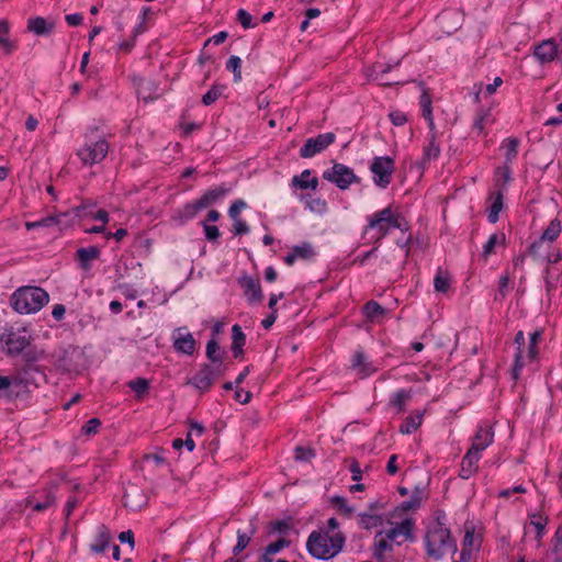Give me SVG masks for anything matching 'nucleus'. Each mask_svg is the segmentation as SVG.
<instances>
[{
	"instance_id": "1",
	"label": "nucleus",
	"mask_w": 562,
	"mask_h": 562,
	"mask_svg": "<svg viewBox=\"0 0 562 562\" xmlns=\"http://www.w3.org/2000/svg\"><path fill=\"white\" fill-rule=\"evenodd\" d=\"M445 518V513H440L436 521L428 527L425 537L427 553L435 559H440L448 553L453 554L457 551V542L451 537L450 529L442 521Z\"/></svg>"
},
{
	"instance_id": "2",
	"label": "nucleus",
	"mask_w": 562,
	"mask_h": 562,
	"mask_svg": "<svg viewBox=\"0 0 562 562\" xmlns=\"http://www.w3.org/2000/svg\"><path fill=\"white\" fill-rule=\"evenodd\" d=\"M346 538L344 533L336 532L331 536L313 531L306 541L308 553L319 560H328L336 557L345 547Z\"/></svg>"
},
{
	"instance_id": "3",
	"label": "nucleus",
	"mask_w": 562,
	"mask_h": 562,
	"mask_svg": "<svg viewBox=\"0 0 562 562\" xmlns=\"http://www.w3.org/2000/svg\"><path fill=\"white\" fill-rule=\"evenodd\" d=\"M49 301L48 293L40 286H21L10 297L12 308L20 314H32L42 310Z\"/></svg>"
},
{
	"instance_id": "4",
	"label": "nucleus",
	"mask_w": 562,
	"mask_h": 562,
	"mask_svg": "<svg viewBox=\"0 0 562 562\" xmlns=\"http://www.w3.org/2000/svg\"><path fill=\"white\" fill-rule=\"evenodd\" d=\"M95 131L86 134L85 145L77 151V156L85 166L101 162L109 153V143L103 137H98Z\"/></svg>"
},
{
	"instance_id": "5",
	"label": "nucleus",
	"mask_w": 562,
	"mask_h": 562,
	"mask_svg": "<svg viewBox=\"0 0 562 562\" xmlns=\"http://www.w3.org/2000/svg\"><path fill=\"white\" fill-rule=\"evenodd\" d=\"M512 179V169L507 164L495 169L493 191L488 195V206L486 211H502L504 193L507 191V186L510 183Z\"/></svg>"
},
{
	"instance_id": "6",
	"label": "nucleus",
	"mask_w": 562,
	"mask_h": 562,
	"mask_svg": "<svg viewBox=\"0 0 562 562\" xmlns=\"http://www.w3.org/2000/svg\"><path fill=\"white\" fill-rule=\"evenodd\" d=\"M31 345V336L25 328H5L0 334V348L8 356L21 355Z\"/></svg>"
},
{
	"instance_id": "7",
	"label": "nucleus",
	"mask_w": 562,
	"mask_h": 562,
	"mask_svg": "<svg viewBox=\"0 0 562 562\" xmlns=\"http://www.w3.org/2000/svg\"><path fill=\"white\" fill-rule=\"evenodd\" d=\"M368 228L376 229V239L383 238L392 228H398L402 232L409 229L408 222L401 213H379V216L369 221Z\"/></svg>"
},
{
	"instance_id": "8",
	"label": "nucleus",
	"mask_w": 562,
	"mask_h": 562,
	"mask_svg": "<svg viewBox=\"0 0 562 562\" xmlns=\"http://www.w3.org/2000/svg\"><path fill=\"white\" fill-rule=\"evenodd\" d=\"M394 170L395 160L389 156H376L370 165L373 181L380 188H386L391 183Z\"/></svg>"
},
{
	"instance_id": "9",
	"label": "nucleus",
	"mask_w": 562,
	"mask_h": 562,
	"mask_svg": "<svg viewBox=\"0 0 562 562\" xmlns=\"http://www.w3.org/2000/svg\"><path fill=\"white\" fill-rule=\"evenodd\" d=\"M323 178L341 190H346L352 183L359 181L353 170L340 162H334L331 168L326 169L323 172Z\"/></svg>"
},
{
	"instance_id": "10",
	"label": "nucleus",
	"mask_w": 562,
	"mask_h": 562,
	"mask_svg": "<svg viewBox=\"0 0 562 562\" xmlns=\"http://www.w3.org/2000/svg\"><path fill=\"white\" fill-rule=\"evenodd\" d=\"M225 369L203 363L196 374L188 379L187 384L194 386L201 394L207 392Z\"/></svg>"
},
{
	"instance_id": "11",
	"label": "nucleus",
	"mask_w": 562,
	"mask_h": 562,
	"mask_svg": "<svg viewBox=\"0 0 562 562\" xmlns=\"http://www.w3.org/2000/svg\"><path fill=\"white\" fill-rule=\"evenodd\" d=\"M336 140V135L331 132L318 134L316 137H311L305 140L300 148V156L302 158H312L316 154L324 151Z\"/></svg>"
},
{
	"instance_id": "12",
	"label": "nucleus",
	"mask_w": 562,
	"mask_h": 562,
	"mask_svg": "<svg viewBox=\"0 0 562 562\" xmlns=\"http://www.w3.org/2000/svg\"><path fill=\"white\" fill-rule=\"evenodd\" d=\"M232 191L231 187L221 184L207 190L201 198L192 203L193 211L212 207L220 204Z\"/></svg>"
},
{
	"instance_id": "13",
	"label": "nucleus",
	"mask_w": 562,
	"mask_h": 562,
	"mask_svg": "<svg viewBox=\"0 0 562 562\" xmlns=\"http://www.w3.org/2000/svg\"><path fill=\"white\" fill-rule=\"evenodd\" d=\"M196 341L186 327L173 331V348L177 352L191 356L195 350Z\"/></svg>"
},
{
	"instance_id": "14",
	"label": "nucleus",
	"mask_w": 562,
	"mask_h": 562,
	"mask_svg": "<svg viewBox=\"0 0 562 562\" xmlns=\"http://www.w3.org/2000/svg\"><path fill=\"white\" fill-rule=\"evenodd\" d=\"M413 527L414 522L412 519H404L395 527L384 531V536L392 543L402 544L404 541L412 538Z\"/></svg>"
},
{
	"instance_id": "15",
	"label": "nucleus",
	"mask_w": 562,
	"mask_h": 562,
	"mask_svg": "<svg viewBox=\"0 0 562 562\" xmlns=\"http://www.w3.org/2000/svg\"><path fill=\"white\" fill-rule=\"evenodd\" d=\"M462 21V14L456 10H445L437 15L438 24L447 34L456 32L461 26Z\"/></svg>"
},
{
	"instance_id": "16",
	"label": "nucleus",
	"mask_w": 562,
	"mask_h": 562,
	"mask_svg": "<svg viewBox=\"0 0 562 562\" xmlns=\"http://www.w3.org/2000/svg\"><path fill=\"white\" fill-rule=\"evenodd\" d=\"M494 439L493 428L488 425H482L477 428L475 435L473 436L472 446L469 450L474 451L477 454H481L483 450H485L490 445H492Z\"/></svg>"
},
{
	"instance_id": "17",
	"label": "nucleus",
	"mask_w": 562,
	"mask_h": 562,
	"mask_svg": "<svg viewBox=\"0 0 562 562\" xmlns=\"http://www.w3.org/2000/svg\"><path fill=\"white\" fill-rule=\"evenodd\" d=\"M535 56L541 64L551 63L554 58L560 59V48L553 40L542 41L535 47Z\"/></svg>"
},
{
	"instance_id": "18",
	"label": "nucleus",
	"mask_w": 562,
	"mask_h": 562,
	"mask_svg": "<svg viewBox=\"0 0 562 562\" xmlns=\"http://www.w3.org/2000/svg\"><path fill=\"white\" fill-rule=\"evenodd\" d=\"M371 551L378 562H386V553L393 551V543L384 536L383 530L375 533Z\"/></svg>"
},
{
	"instance_id": "19",
	"label": "nucleus",
	"mask_w": 562,
	"mask_h": 562,
	"mask_svg": "<svg viewBox=\"0 0 562 562\" xmlns=\"http://www.w3.org/2000/svg\"><path fill=\"white\" fill-rule=\"evenodd\" d=\"M239 284L244 289V294L250 303H260L263 299L259 280L245 276L239 279Z\"/></svg>"
},
{
	"instance_id": "20",
	"label": "nucleus",
	"mask_w": 562,
	"mask_h": 562,
	"mask_svg": "<svg viewBox=\"0 0 562 562\" xmlns=\"http://www.w3.org/2000/svg\"><path fill=\"white\" fill-rule=\"evenodd\" d=\"M137 94L145 103L159 98V86L154 80L139 78L137 81Z\"/></svg>"
},
{
	"instance_id": "21",
	"label": "nucleus",
	"mask_w": 562,
	"mask_h": 562,
	"mask_svg": "<svg viewBox=\"0 0 562 562\" xmlns=\"http://www.w3.org/2000/svg\"><path fill=\"white\" fill-rule=\"evenodd\" d=\"M54 20H46L42 16L30 18L27 20V30L35 35H49L55 29Z\"/></svg>"
},
{
	"instance_id": "22",
	"label": "nucleus",
	"mask_w": 562,
	"mask_h": 562,
	"mask_svg": "<svg viewBox=\"0 0 562 562\" xmlns=\"http://www.w3.org/2000/svg\"><path fill=\"white\" fill-rule=\"evenodd\" d=\"M480 459L481 454L468 450L464 457L462 458L459 475L464 480L470 479L479 470Z\"/></svg>"
},
{
	"instance_id": "23",
	"label": "nucleus",
	"mask_w": 562,
	"mask_h": 562,
	"mask_svg": "<svg viewBox=\"0 0 562 562\" xmlns=\"http://www.w3.org/2000/svg\"><path fill=\"white\" fill-rule=\"evenodd\" d=\"M315 256L312 245L307 241L294 246L292 250L284 257V262L292 266L296 259L311 260Z\"/></svg>"
},
{
	"instance_id": "24",
	"label": "nucleus",
	"mask_w": 562,
	"mask_h": 562,
	"mask_svg": "<svg viewBox=\"0 0 562 562\" xmlns=\"http://www.w3.org/2000/svg\"><path fill=\"white\" fill-rule=\"evenodd\" d=\"M206 358L209 362L206 364L222 368L226 370V366L223 362L224 351H221V347L215 338H212L206 344Z\"/></svg>"
},
{
	"instance_id": "25",
	"label": "nucleus",
	"mask_w": 562,
	"mask_h": 562,
	"mask_svg": "<svg viewBox=\"0 0 562 562\" xmlns=\"http://www.w3.org/2000/svg\"><path fill=\"white\" fill-rule=\"evenodd\" d=\"M358 526L364 530H371L383 525V516L381 513L363 512L358 514Z\"/></svg>"
},
{
	"instance_id": "26",
	"label": "nucleus",
	"mask_w": 562,
	"mask_h": 562,
	"mask_svg": "<svg viewBox=\"0 0 562 562\" xmlns=\"http://www.w3.org/2000/svg\"><path fill=\"white\" fill-rule=\"evenodd\" d=\"M291 541L285 538H280L274 542L269 543L260 554L258 562H277L272 559L273 554H277L284 548L290 547Z\"/></svg>"
},
{
	"instance_id": "27",
	"label": "nucleus",
	"mask_w": 562,
	"mask_h": 562,
	"mask_svg": "<svg viewBox=\"0 0 562 562\" xmlns=\"http://www.w3.org/2000/svg\"><path fill=\"white\" fill-rule=\"evenodd\" d=\"M292 186L302 190L311 189L315 191L318 187V179L316 177H312V171L306 169L302 171L301 175L292 178Z\"/></svg>"
},
{
	"instance_id": "28",
	"label": "nucleus",
	"mask_w": 562,
	"mask_h": 562,
	"mask_svg": "<svg viewBox=\"0 0 562 562\" xmlns=\"http://www.w3.org/2000/svg\"><path fill=\"white\" fill-rule=\"evenodd\" d=\"M111 535L109 529L104 525H100L97 528V537L93 543L90 544L92 552L100 554L109 547Z\"/></svg>"
},
{
	"instance_id": "29",
	"label": "nucleus",
	"mask_w": 562,
	"mask_h": 562,
	"mask_svg": "<svg viewBox=\"0 0 562 562\" xmlns=\"http://www.w3.org/2000/svg\"><path fill=\"white\" fill-rule=\"evenodd\" d=\"M100 256V249L97 246H90L87 248H79L76 251V259L83 270L90 269V262L98 259Z\"/></svg>"
},
{
	"instance_id": "30",
	"label": "nucleus",
	"mask_w": 562,
	"mask_h": 562,
	"mask_svg": "<svg viewBox=\"0 0 562 562\" xmlns=\"http://www.w3.org/2000/svg\"><path fill=\"white\" fill-rule=\"evenodd\" d=\"M493 122L494 119L492 116V109L481 108L477 110L475 114L473 130L476 131L479 134H485V126L492 124Z\"/></svg>"
},
{
	"instance_id": "31",
	"label": "nucleus",
	"mask_w": 562,
	"mask_h": 562,
	"mask_svg": "<svg viewBox=\"0 0 562 562\" xmlns=\"http://www.w3.org/2000/svg\"><path fill=\"white\" fill-rule=\"evenodd\" d=\"M440 155V145L436 138V132L430 131V139L427 146L424 147L422 164L426 165L436 160Z\"/></svg>"
},
{
	"instance_id": "32",
	"label": "nucleus",
	"mask_w": 562,
	"mask_h": 562,
	"mask_svg": "<svg viewBox=\"0 0 562 562\" xmlns=\"http://www.w3.org/2000/svg\"><path fill=\"white\" fill-rule=\"evenodd\" d=\"M362 312L370 322H380L386 315V310L373 300L364 304Z\"/></svg>"
},
{
	"instance_id": "33",
	"label": "nucleus",
	"mask_w": 562,
	"mask_h": 562,
	"mask_svg": "<svg viewBox=\"0 0 562 562\" xmlns=\"http://www.w3.org/2000/svg\"><path fill=\"white\" fill-rule=\"evenodd\" d=\"M124 506L133 510L140 508L144 504V495L137 487L127 490L123 496Z\"/></svg>"
},
{
	"instance_id": "34",
	"label": "nucleus",
	"mask_w": 562,
	"mask_h": 562,
	"mask_svg": "<svg viewBox=\"0 0 562 562\" xmlns=\"http://www.w3.org/2000/svg\"><path fill=\"white\" fill-rule=\"evenodd\" d=\"M424 496V490L416 486L413 490L411 497L407 501L402 502L400 508L405 512L416 509L420 506Z\"/></svg>"
},
{
	"instance_id": "35",
	"label": "nucleus",
	"mask_w": 562,
	"mask_h": 562,
	"mask_svg": "<svg viewBox=\"0 0 562 562\" xmlns=\"http://www.w3.org/2000/svg\"><path fill=\"white\" fill-rule=\"evenodd\" d=\"M423 422V414L417 412L414 416H407L400 426V432L404 435L413 434L418 429Z\"/></svg>"
},
{
	"instance_id": "36",
	"label": "nucleus",
	"mask_w": 562,
	"mask_h": 562,
	"mask_svg": "<svg viewBox=\"0 0 562 562\" xmlns=\"http://www.w3.org/2000/svg\"><path fill=\"white\" fill-rule=\"evenodd\" d=\"M128 387L135 392V398L142 400L149 390V381L145 378H136L127 383Z\"/></svg>"
},
{
	"instance_id": "37",
	"label": "nucleus",
	"mask_w": 562,
	"mask_h": 562,
	"mask_svg": "<svg viewBox=\"0 0 562 562\" xmlns=\"http://www.w3.org/2000/svg\"><path fill=\"white\" fill-rule=\"evenodd\" d=\"M412 397V393L408 390H400L397 391L391 398L390 405L398 413L404 412L406 402Z\"/></svg>"
},
{
	"instance_id": "38",
	"label": "nucleus",
	"mask_w": 562,
	"mask_h": 562,
	"mask_svg": "<svg viewBox=\"0 0 562 562\" xmlns=\"http://www.w3.org/2000/svg\"><path fill=\"white\" fill-rule=\"evenodd\" d=\"M420 106H422L423 116L428 122L429 130L434 131L435 123H434V119H432L431 99H430L429 94H427L426 92H424L420 97Z\"/></svg>"
},
{
	"instance_id": "39",
	"label": "nucleus",
	"mask_w": 562,
	"mask_h": 562,
	"mask_svg": "<svg viewBox=\"0 0 562 562\" xmlns=\"http://www.w3.org/2000/svg\"><path fill=\"white\" fill-rule=\"evenodd\" d=\"M451 279L449 273L441 269H438L437 274L434 279V286L437 292L446 293L450 288Z\"/></svg>"
},
{
	"instance_id": "40",
	"label": "nucleus",
	"mask_w": 562,
	"mask_h": 562,
	"mask_svg": "<svg viewBox=\"0 0 562 562\" xmlns=\"http://www.w3.org/2000/svg\"><path fill=\"white\" fill-rule=\"evenodd\" d=\"M255 535V529L250 531V533H246L241 530L237 531V543L233 548V554H240L250 543L252 536Z\"/></svg>"
},
{
	"instance_id": "41",
	"label": "nucleus",
	"mask_w": 562,
	"mask_h": 562,
	"mask_svg": "<svg viewBox=\"0 0 562 562\" xmlns=\"http://www.w3.org/2000/svg\"><path fill=\"white\" fill-rule=\"evenodd\" d=\"M561 233V222L558 218H554L550 222L549 226L543 231L540 236L544 241H554Z\"/></svg>"
},
{
	"instance_id": "42",
	"label": "nucleus",
	"mask_w": 562,
	"mask_h": 562,
	"mask_svg": "<svg viewBox=\"0 0 562 562\" xmlns=\"http://www.w3.org/2000/svg\"><path fill=\"white\" fill-rule=\"evenodd\" d=\"M352 367L355 369H358L359 372L363 375H369L374 371L371 368V364L366 361V357H364L363 352H361V351H357L353 355Z\"/></svg>"
},
{
	"instance_id": "43",
	"label": "nucleus",
	"mask_w": 562,
	"mask_h": 562,
	"mask_svg": "<svg viewBox=\"0 0 562 562\" xmlns=\"http://www.w3.org/2000/svg\"><path fill=\"white\" fill-rule=\"evenodd\" d=\"M518 146H519V140L517 138L506 139V143L504 144V148L506 150L505 151V164H507L508 166H510L513 160L517 157Z\"/></svg>"
},
{
	"instance_id": "44",
	"label": "nucleus",
	"mask_w": 562,
	"mask_h": 562,
	"mask_svg": "<svg viewBox=\"0 0 562 562\" xmlns=\"http://www.w3.org/2000/svg\"><path fill=\"white\" fill-rule=\"evenodd\" d=\"M9 23L5 20L0 21V45L5 49L7 54H11L14 50V44L9 41L7 35L9 34Z\"/></svg>"
},
{
	"instance_id": "45",
	"label": "nucleus",
	"mask_w": 562,
	"mask_h": 562,
	"mask_svg": "<svg viewBox=\"0 0 562 562\" xmlns=\"http://www.w3.org/2000/svg\"><path fill=\"white\" fill-rule=\"evenodd\" d=\"M224 89V86L213 85L211 89L203 94L202 103L206 106L213 104L222 95Z\"/></svg>"
},
{
	"instance_id": "46",
	"label": "nucleus",
	"mask_w": 562,
	"mask_h": 562,
	"mask_svg": "<svg viewBox=\"0 0 562 562\" xmlns=\"http://www.w3.org/2000/svg\"><path fill=\"white\" fill-rule=\"evenodd\" d=\"M331 504L346 517H351L355 513V508L348 505L347 499L342 496H334Z\"/></svg>"
},
{
	"instance_id": "47",
	"label": "nucleus",
	"mask_w": 562,
	"mask_h": 562,
	"mask_svg": "<svg viewBox=\"0 0 562 562\" xmlns=\"http://www.w3.org/2000/svg\"><path fill=\"white\" fill-rule=\"evenodd\" d=\"M59 223V220L56 215H49V216H46L42 220H38V221H34V222H26L25 223V227L26 229H33V228H38V227H49V226H55Z\"/></svg>"
},
{
	"instance_id": "48",
	"label": "nucleus",
	"mask_w": 562,
	"mask_h": 562,
	"mask_svg": "<svg viewBox=\"0 0 562 562\" xmlns=\"http://www.w3.org/2000/svg\"><path fill=\"white\" fill-rule=\"evenodd\" d=\"M241 59L238 56H231L226 63V69L232 71L234 75V81L238 82L241 80Z\"/></svg>"
},
{
	"instance_id": "49",
	"label": "nucleus",
	"mask_w": 562,
	"mask_h": 562,
	"mask_svg": "<svg viewBox=\"0 0 562 562\" xmlns=\"http://www.w3.org/2000/svg\"><path fill=\"white\" fill-rule=\"evenodd\" d=\"M505 241V234H493L483 247V256L487 257L494 252V247L498 243Z\"/></svg>"
},
{
	"instance_id": "50",
	"label": "nucleus",
	"mask_w": 562,
	"mask_h": 562,
	"mask_svg": "<svg viewBox=\"0 0 562 562\" xmlns=\"http://www.w3.org/2000/svg\"><path fill=\"white\" fill-rule=\"evenodd\" d=\"M509 276L508 273L503 274L498 281V290L495 295V301H502L508 293Z\"/></svg>"
},
{
	"instance_id": "51",
	"label": "nucleus",
	"mask_w": 562,
	"mask_h": 562,
	"mask_svg": "<svg viewBox=\"0 0 562 562\" xmlns=\"http://www.w3.org/2000/svg\"><path fill=\"white\" fill-rule=\"evenodd\" d=\"M292 528L291 519L277 520L270 524V531L285 535Z\"/></svg>"
},
{
	"instance_id": "52",
	"label": "nucleus",
	"mask_w": 562,
	"mask_h": 562,
	"mask_svg": "<svg viewBox=\"0 0 562 562\" xmlns=\"http://www.w3.org/2000/svg\"><path fill=\"white\" fill-rule=\"evenodd\" d=\"M246 344V335L244 334L241 327L238 324L233 325L232 327V346H245Z\"/></svg>"
},
{
	"instance_id": "53",
	"label": "nucleus",
	"mask_w": 562,
	"mask_h": 562,
	"mask_svg": "<svg viewBox=\"0 0 562 562\" xmlns=\"http://www.w3.org/2000/svg\"><path fill=\"white\" fill-rule=\"evenodd\" d=\"M100 426L101 420L99 418H91L81 427V432L87 436L95 435Z\"/></svg>"
},
{
	"instance_id": "54",
	"label": "nucleus",
	"mask_w": 562,
	"mask_h": 562,
	"mask_svg": "<svg viewBox=\"0 0 562 562\" xmlns=\"http://www.w3.org/2000/svg\"><path fill=\"white\" fill-rule=\"evenodd\" d=\"M201 224L204 228L205 238L209 241H216L220 238L221 234H220L217 226L212 225L207 222H201Z\"/></svg>"
},
{
	"instance_id": "55",
	"label": "nucleus",
	"mask_w": 562,
	"mask_h": 562,
	"mask_svg": "<svg viewBox=\"0 0 562 562\" xmlns=\"http://www.w3.org/2000/svg\"><path fill=\"white\" fill-rule=\"evenodd\" d=\"M55 502V497L52 494H48L46 496V499L44 502H36L33 503V501H27L29 505H32V509L34 512H43L47 508H49Z\"/></svg>"
},
{
	"instance_id": "56",
	"label": "nucleus",
	"mask_w": 562,
	"mask_h": 562,
	"mask_svg": "<svg viewBox=\"0 0 562 562\" xmlns=\"http://www.w3.org/2000/svg\"><path fill=\"white\" fill-rule=\"evenodd\" d=\"M315 457V451L311 448L296 447L295 448V460L297 461H310Z\"/></svg>"
},
{
	"instance_id": "57",
	"label": "nucleus",
	"mask_w": 562,
	"mask_h": 562,
	"mask_svg": "<svg viewBox=\"0 0 562 562\" xmlns=\"http://www.w3.org/2000/svg\"><path fill=\"white\" fill-rule=\"evenodd\" d=\"M237 20L241 24V26L245 27V29H251V27L256 26V24L252 23L251 14L248 13L244 9H239L238 10V12H237Z\"/></svg>"
},
{
	"instance_id": "58",
	"label": "nucleus",
	"mask_w": 562,
	"mask_h": 562,
	"mask_svg": "<svg viewBox=\"0 0 562 562\" xmlns=\"http://www.w3.org/2000/svg\"><path fill=\"white\" fill-rule=\"evenodd\" d=\"M35 370L33 366H25L21 369L18 375L11 378L13 381L12 385L21 386L26 384L25 375H27L31 371Z\"/></svg>"
},
{
	"instance_id": "59",
	"label": "nucleus",
	"mask_w": 562,
	"mask_h": 562,
	"mask_svg": "<svg viewBox=\"0 0 562 562\" xmlns=\"http://www.w3.org/2000/svg\"><path fill=\"white\" fill-rule=\"evenodd\" d=\"M229 214L235 222L234 223L235 234H237V235L247 234L249 232V227L246 224V222L238 218V215L240 213H229Z\"/></svg>"
},
{
	"instance_id": "60",
	"label": "nucleus",
	"mask_w": 562,
	"mask_h": 562,
	"mask_svg": "<svg viewBox=\"0 0 562 562\" xmlns=\"http://www.w3.org/2000/svg\"><path fill=\"white\" fill-rule=\"evenodd\" d=\"M391 122L395 126H402L407 122V116L402 111H393L389 114Z\"/></svg>"
},
{
	"instance_id": "61",
	"label": "nucleus",
	"mask_w": 562,
	"mask_h": 562,
	"mask_svg": "<svg viewBox=\"0 0 562 562\" xmlns=\"http://www.w3.org/2000/svg\"><path fill=\"white\" fill-rule=\"evenodd\" d=\"M252 394L249 391H244L237 387L235 391L234 398L240 404H247L251 401Z\"/></svg>"
},
{
	"instance_id": "62",
	"label": "nucleus",
	"mask_w": 562,
	"mask_h": 562,
	"mask_svg": "<svg viewBox=\"0 0 562 562\" xmlns=\"http://www.w3.org/2000/svg\"><path fill=\"white\" fill-rule=\"evenodd\" d=\"M524 366H525V363L522 362V352L517 351L515 355V362H514V367H513V378L515 380L518 379L519 372Z\"/></svg>"
},
{
	"instance_id": "63",
	"label": "nucleus",
	"mask_w": 562,
	"mask_h": 562,
	"mask_svg": "<svg viewBox=\"0 0 562 562\" xmlns=\"http://www.w3.org/2000/svg\"><path fill=\"white\" fill-rule=\"evenodd\" d=\"M23 358L27 362L26 366H32L33 362L40 359V353L35 349L26 348L23 351Z\"/></svg>"
},
{
	"instance_id": "64",
	"label": "nucleus",
	"mask_w": 562,
	"mask_h": 562,
	"mask_svg": "<svg viewBox=\"0 0 562 562\" xmlns=\"http://www.w3.org/2000/svg\"><path fill=\"white\" fill-rule=\"evenodd\" d=\"M349 470L352 474V480L359 482L362 479V470L360 469V464L357 460H352L349 467Z\"/></svg>"
}]
</instances>
